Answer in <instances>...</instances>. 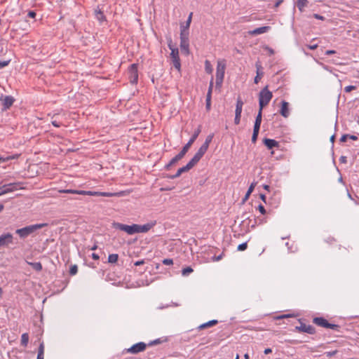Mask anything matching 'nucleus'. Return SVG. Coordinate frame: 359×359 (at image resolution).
Wrapping results in <instances>:
<instances>
[{
	"mask_svg": "<svg viewBox=\"0 0 359 359\" xmlns=\"http://www.w3.org/2000/svg\"><path fill=\"white\" fill-rule=\"evenodd\" d=\"M59 192L60 193H67V194H79V195L104 196V197H112V196H120L119 193L92 191L74 190V189H62V190H60Z\"/></svg>",
	"mask_w": 359,
	"mask_h": 359,
	"instance_id": "f257e3e1",
	"label": "nucleus"
},
{
	"mask_svg": "<svg viewBox=\"0 0 359 359\" xmlns=\"http://www.w3.org/2000/svg\"><path fill=\"white\" fill-rule=\"evenodd\" d=\"M47 226L46 223L36 224L27 226L25 227L18 229L15 233L19 235L20 238H26L35 231Z\"/></svg>",
	"mask_w": 359,
	"mask_h": 359,
	"instance_id": "f03ea898",
	"label": "nucleus"
},
{
	"mask_svg": "<svg viewBox=\"0 0 359 359\" xmlns=\"http://www.w3.org/2000/svg\"><path fill=\"white\" fill-rule=\"evenodd\" d=\"M273 94L268 89V86H265L259 94V105L261 110L266 106L271 101Z\"/></svg>",
	"mask_w": 359,
	"mask_h": 359,
	"instance_id": "7ed1b4c3",
	"label": "nucleus"
},
{
	"mask_svg": "<svg viewBox=\"0 0 359 359\" xmlns=\"http://www.w3.org/2000/svg\"><path fill=\"white\" fill-rule=\"evenodd\" d=\"M22 182H16L7 184H4L0 187V196L8 193H11L13 191H17L18 189H22L23 187H21Z\"/></svg>",
	"mask_w": 359,
	"mask_h": 359,
	"instance_id": "20e7f679",
	"label": "nucleus"
},
{
	"mask_svg": "<svg viewBox=\"0 0 359 359\" xmlns=\"http://www.w3.org/2000/svg\"><path fill=\"white\" fill-rule=\"evenodd\" d=\"M226 65L224 62L219 61L217 65L216 72V86L220 87L224 80Z\"/></svg>",
	"mask_w": 359,
	"mask_h": 359,
	"instance_id": "39448f33",
	"label": "nucleus"
},
{
	"mask_svg": "<svg viewBox=\"0 0 359 359\" xmlns=\"http://www.w3.org/2000/svg\"><path fill=\"white\" fill-rule=\"evenodd\" d=\"M168 47L171 50L170 56L172 61L173 66L177 69L180 70L181 64L180 60L179 57V50L177 48H173L172 45V40L170 39V43H168Z\"/></svg>",
	"mask_w": 359,
	"mask_h": 359,
	"instance_id": "423d86ee",
	"label": "nucleus"
},
{
	"mask_svg": "<svg viewBox=\"0 0 359 359\" xmlns=\"http://www.w3.org/2000/svg\"><path fill=\"white\" fill-rule=\"evenodd\" d=\"M129 79L131 83L135 84L138 81L137 65L132 64L128 69Z\"/></svg>",
	"mask_w": 359,
	"mask_h": 359,
	"instance_id": "0eeeda50",
	"label": "nucleus"
},
{
	"mask_svg": "<svg viewBox=\"0 0 359 359\" xmlns=\"http://www.w3.org/2000/svg\"><path fill=\"white\" fill-rule=\"evenodd\" d=\"M114 226H116V228L126 232L129 235L136 233V224L129 226L121 223H116L114 224Z\"/></svg>",
	"mask_w": 359,
	"mask_h": 359,
	"instance_id": "6e6552de",
	"label": "nucleus"
},
{
	"mask_svg": "<svg viewBox=\"0 0 359 359\" xmlns=\"http://www.w3.org/2000/svg\"><path fill=\"white\" fill-rule=\"evenodd\" d=\"M147 344L144 342H139L133 345L130 348L126 349V353L137 354L142 352L146 349Z\"/></svg>",
	"mask_w": 359,
	"mask_h": 359,
	"instance_id": "1a4fd4ad",
	"label": "nucleus"
},
{
	"mask_svg": "<svg viewBox=\"0 0 359 359\" xmlns=\"http://www.w3.org/2000/svg\"><path fill=\"white\" fill-rule=\"evenodd\" d=\"M208 149L205 147H203L202 145L198 149L197 152L194 154V157L189 161V162L194 166L196 165L199 161L201 159V158L203 156V155L207 151Z\"/></svg>",
	"mask_w": 359,
	"mask_h": 359,
	"instance_id": "9d476101",
	"label": "nucleus"
},
{
	"mask_svg": "<svg viewBox=\"0 0 359 359\" xmlns=\"http://www.w3.org/2000/svg\"><path fill=\"white\" fill-rule=\"evenodd\" d=\"M13 243V236L11 233H6L0 236V247L8 246Z\"/></svg>",
	"mask_w": 359,
	"mask_h": 359,
	"instance_id": "9b49d317",
	"label": "nucleus"
},
{
	"mask_svg": "<svg viewBox=\"0 0 359 359\" xmlns=\"http://www.w3.org/2000/svg\"><path fill=\"white\" fill-rule=\"evenodd\" d=\"M295 330L299 332H306L310 334H314L316 333V329L314 327L310 325H306L303 323H301L299 326H296Z\"/></svg>",
	"mask_w": 359,
	"mask_h": 359,
	"instance_id": "f8f14e48",
	"label": "nucleus"
},
{
	"mask_svg": "<svg viewBox=\"0 0 359 359\" xmlns=\"http://www.w3.org/2000/svg\"><path fill=\"white\" fill-rule=\"evenodd\" d=\"M201 133V129L198 128L194 133L193 134L192 137L190 138L189 142L183 147L182 149L181 150L184 154L187 153L191 146L193 144V143L195 142L198 136Z\"/></svg>",
	"mask_w": 359,
	"mask_h": 359,
	"instance_id": "ddd939ff",
	"label": "nucleus"
},
{
	"mask_svg": "<svg viewBox=\"0 0 359 359\" xmlns=\"http://www.w3.org/2000/svg\"><path fill=\"white\" fill-rule=\"evenodd\" d=\"M193 167L194 165L189 161V163L185 166L179 168L175 175H170L168 177L172 180L175 179L180 177L183 172H187L189 170H191Z\"/></svg>",
	"mask_w": 359,
	"mask_h": 359,
	"instance_id": "4468645a",
	"label": "nucleus"
},
{
	"mask_svg": "<svg viewBox=\"0 0 359 359\" xmlns=\"http://www.w3.org/2000/svg\"><path fill=\"white\" fill-rule=\"evenodd\" d=\"M280 114L284 118H287L290 116L289 103L285 100L281 102V107Z\"/></svg>",
	"mask_w": 359,
	"mask_h": 359,
	"instance_id": "2eb2a0df",
	"label": "nucleus"
},
{
	"mask_svg": "<svg viewBox=\"0 0 359 359\" xmlns=\"http://www.w3.org/2000/svg\"><path fill=\"white\" fill-rule=\"evenodd\" d=\"M255 67L257 69V75L254 79V82H255V83H258L259 82L260 79H262V77L263 76L264 72L262 71L263 68H262V66L260 62H257L255 64Z\"/></svg>",
	"mask_w": 359,
	"mask_h": 359,
	"instance_id": "dca6fc26",
	"label": "nucleus"
},
{
	"mask_svg": "<svg viewBox=\"0 0 359 359\" xmlns=\"http://www.w3.org/2000/svg\"><path fill=\"white\" fill-rule=\"evenodd\" d=\"M313 323L316 325L325 328H327L329 326V322L323 317H316L313 319Z\"/></svg>",
	"mask_w": 359,
	"mask_h": 359,
	"instance_id": "f3484780",
	"label": "nucleus"
},
{
	"mask_svg": "<svg viewBox=\"0 0 359 359\" xmlns=\"http://www.w3.org/2000/svg\"><path fill=\"white\" fill-rule=\"evenodd\" d=\"M154 223H147L144 225L136 224V233H146L149 231L154 226Z\"/></svg>",
	"mask_w": 359,
	"mask_h": 359,
	"instance_id": "a211bd4d",
	"label": "nucleus"
},
{
	"mask_svg": "<svg viewBox=\"0 0 359 359\" xmlns=\"http://www.w3.org/2000/svg\"><path fill=\"white\" fill-rule=\"evenodd\" d=\"M269 29H270V27L264 26V27H260L256 28L253 30L249 31L248 34L250 35H259V34H262L267 32Z\"/></svg>",
	"mask_w": 359,
	"mask_h": 359,
	"instance_id": "6ab92c4d",
	"label": "nucleus"
},
{
	"mask_svg": "<svg viewBox=\"0 0 359 359\" xmlns=\"http://www.w3.org/2000/svg\"><path fill=\"white\" fill-rule=\"evenodd\" d=\"M264 145L269 149H271L274 147H278L279 143L275 140L265 138L263 140Z\"/></svg>",
	"mask_w": 359,
	"mask_h": 359,
	"instance_id": "aec40b11",
	"label": "nucleus"
},
{
	"mask_svg": "<svg viewBox=\"0 0 359 359\" xmlns=\"http://www.w3.org/2000/svg\"><path fill=\"white\" fill-rule=\"evenodd\" d=\"M180 48L184 55L189 54V40H180Z\"/></svg>",
	"mask_w": 359,
	"mask_h": 359,
	"instance_id": "412c9836",
	"label": "nucleus"
},
{
	"mask_svg": "<svg viewBox=\"0 0 359 359\" xmlns=\"http://www.w3.org/2000/svg\"><path fill=\"white\" fill-rule=\"evenodd\" d=\"M184 154L181 151L178 154H177L174 158H172L169 163L165 166L166 169H169V168L174 164H175L177 162H178L180 160H181L184 156Z\"/></svg>",
	"mask_w": 359,
	"mask_h": 359,
	"instance_id": "4be33fe9",
	"label": "nucleus"
},
{
	"mask_svg": "<svg viewBox=\"0 0 359 359\" xmlns=\"http://www.w3.org/2000/svg\"><path fill=\"white\" fill-rule=\"evenodd\" d=\"M94 13H95V18L100 22H103L106 21V17H105L103 11H101L98 7L96 9H95Z\"/></svg>",
	"mask_w": 359,
	"mask_h": 359,
	"instance_id": "5701e85b",
	"label": "nucleus"
},
{
	"mask_svg": "<svg viewBox=\"0 0 359 359\" xmlns=\"http://www.w3.org/2000/svg\"><path fill=\"white\" fill-rule=\"evenodd\" d=\"M14 102V99L11 96H6L4 100H2V104L4 105V108L5 109H8Z\"/></svg>",
	"mask_w": 359,
	"mask_h": 359,
	"instance_id": "b1692460",
	"label": "nucleus"
},
{
	"mask_svg": "<svg viewBox=\"0 0 359 359\" xmlns=\"http://www.w3.org/2000/svg\"><path fill=\"white\" fill-rule=\"evenodd\" d=\"M243 102L241 98H238L236 105L235 115L241 116Z\"/></svg>",
	"mask_w": 359,
	"mask_h": 359,
	"instance_id": "393cba45",
	"label": "nucleus"
},
{
	"mask_svg": "<svg viewBox=\"0 0 359 359\" xmlns=\"http://www.w3.org/2000/svg\"><path fill=\"white\" fill-rule=\"evenodd\" d=\"M262 110H261V108H259L258 114L256 116L254 128L259 129L261 123H262Z\"/></svg>",
	"mask_w": 359,
	"mask_h": 359,
	"instance_id": "a878e982",
	"label": "nucleus"
},
{
	"mask_svg": "<svg viewBox=\"0 0 359 359\" xmlns=\"http://www.w3.org/2000/svg\"><path fill=\"white\" fill-rule=\"evenodd\" d=\"M257 185V182H252L249 188H248V190L247 191L244 198H243V202L244 203L245 201H246L248 198L250 197V194H252V192L254 191L255 189V187H256Z\"/></svg>",
	"mask_w": 359,
	"mask_h": 359,
	"instance_id": "bb28decb",
	"label": "nucleus"
},
{
	"mask_svg": "<svg viewBox=\"0 0 359 359\" xmlns=\"http://www.w3.org/2000/svg\"><path fill=\"white\" fill-rule=\"evenodd\" d=\"M218 323V321L217 320H210L205 323H203L201 325H199L198 327V330H203V329H205V328H207V327H212V326H214L215 325H217Z\"/></svg>",
	"mask_w": 359,
	"mask_h": 359,
	"instance_id": "cd10ccee",
	"label": "nucleus"
},
{
	"mask_svg": "<svg viewBox=\"0 0 359 359\" xmlns=\"http://www.w3.org/2000/svg\"><path fill=\"white\" fill-rule=\"evenodd\" d=\"M44 351H45V346H44V343L42 341L39 344V346L36 359H44Z\"/></svg>",
	"mask_w": 359,
	"mask_h": 359,
	"instance_id": "c85d7f7f",
	"label": "nucleus"
},
{
	"mask_svg": "<svg viewBox=\"0 0 359 359\" xmlns=\"http://www.w3.org/2000/svg\"><path fill=\"white\" fill-rule=\"evenodd\" d=\"M189 29L180 27V40H189Z\"/></svg>",
	"mask_w": 359,
	"mask_h": 359,
	"instance_id": "c756f323",
	"label": "nucleus"
},
{
	"mask_svg": "<svg viewBox=\"0 0 359 359\" xmlns=\"http://www.w3.org/2000/svg\"><path fill=\"white\" fill-rule=\"evenodd\" d=\"M192 15L193 13H190L186 22L181 24L180 27H184V29H189L191 22Z\"/></svg>",
	"mask_w": 359,
	"mask_h": 359,
	"instance_id": "7c9ffc66",
	"label": "nucleus"
},
{
	"mask_svg": "<svg viewBox=\"0 0 359 359\" xmlns=\"http://www.w3.org/2000/svg\"><path fill=\"white\" fill-rule=\"evenodd\" d=\"M19 156H20L19 154H14V155L8 156L6 157L1 156V157H0V163L7 162L8 161L13 160V159H17L19 157Z\"/></svg>",
	"mask_w": 359,
	"mask_h": 359,
	"instance_id": "2f4dec72",
	"label": "nucleus"
},
{
	"mask_svg": "<svg viewBox=\"0 0 359 359\" xmlns=\"http://www.w3.org/2000/svg\"><path fill=\"white\" fill-rule=\"evenodd\" d=\"M213 137H214V134L213 133H211V134L208 135L206 137L204 143L202 144V146L203 147H205L206 149H208L209 145L211 143Z\"/></svg>",
	"mask_w": 359,
	"mask_h": 359,
	"instance_id": "473e14b6",
	"label": "nucleus"
},
{
	"mask_svg": "<svg viewBox=\"0 0 359 359\" xmlns=\"http://www.w3.org/2000/svg\"><path fill=\"white\" fill-rule=\"evenodd\" d=\"M27 264L32 266V269L36 271H41L42 270V264L41 262H27Z\"/></svg>",
	"mask_w": 359,
	"mask_h": 359,
	"instance_id": "72a5a7b5",
	"label": "nucleus"
},
{
	"mask_svg": "<svg viewBox=\"0 0 359 359\" xmlns=\"http://www.w3.org/2000/svg\"><path fill=\"white\" fill-rule=\"evenodd\" d=\"M29 342V334L28 333H23L21 336V345L26 347Z\"/></svg>",
	"mask_w": 359,
	"mask_h": 359,
	"instance_id": "f704fd0d",
	"label": "nucleus"
},
{
	"mask_svg": "<svg viewBox=\"0 0 359 359\" xmlns=\"http://www.w3.org/2000/svg\"><path fill=\"white\" fill-rule=\"evenodd\" d=\"M307 0H297V6L300 11H303L304 8L307 6Z\"/></svg>",
	"mask_w": 359,
	"mask_h": 359,
	"instance_id": "c9c22d12",
	"label": "nucleus"
},
{
	"mask_svg": "<svg viewBox=\"0 0 359 359\" xmlns=\"http://www.w3.org/2000/svg\"><path fill=\"white\" fill-rule=\"evenodd\" d=\"M118 259V255L117 254H111L108 257V262L111 264L117 262Z\"/></svg>",
	"mask_w": 359,
	"mask_h": 359,
	"instance_id": "e433bc0d",
	"label": "nucleus"
},
{
	"mask_svg": "<svg viewBox=\"0 0 359 359\" xmlns=\"http://www.w3.org/2000/svg\"><path fill=\"white\" fill-rule=\"evenodd\" d=\"M56 116H57L56 114H55V115H53V117H52V121H51V123H52L55 127H56V128H59V127H60V126L62 125V123L60 121H58L57 119H55V118Z\"/></svg>",
	"mask_w": 359,
	"mask_h": 359,
	"instance_id": "4c0bfd02",
	"label": "nucleus"
},
{
	"mask_svg": "<svg viewBox=\"0 0 359 359\" xmlns=\"http://www.w3.org/2000/svg\"><path fill=\"white\" fill-rule=\"evenodd\" d=\"M259 129H256V128L253 129V133H252V143L256 142V141L257 140L258 135H259Z\"/></svg>",
	"mask_w": 359,
	"mask_h": 359,
	"instance_id": "58836bf2",
	"label": "nucleus"
},
{
	"mask_svg": "<svg viewBox=\"0 0 359 359\" xmlns=\"http://www.w3.org/2000/svg\"><path fill=\"white\" fill-rule=\"evenodd\" d=\"M191 272H193V269L190 266H188L182 269V274L184 276H187L189 275Z\"/></svg>",
	"mask_w": 359,
	"mask_h": 359,
	"instance_id": "ea45409f",
	"label": "nucleus"
},
{
	"mask_svg": "<svg viewBox=\"0 0 359 359\" xmlns=\"http://www.w3.org/2000/svg\"><path fill=\"white\" fill-rule=\"evenodd\" d=\"M77 272H78L77 265H76V264L72 265L69 269V274L71 276H74L77 273Z\"/></svg>",
	"mask_w": 359,
	"mask_h": 359,
	"instance_id": "a19ab883",
	"label": "nucleus"
},
{
	"mask_svg": "<svg viewBox=\"0 0 359 359\" xmlns=\"http://www.w3.org/2000/svg\"><path fill=\"white\" fill-rule=\"evenodd\" d=\"M211 107V96L210 95H206V103H205V108L207 111H210Z\"/></svg>",
	"mask_w": 359,
	"mask_h": 359,
	"instance_id": "79ce46f5",
	"label": "nucleus"
},
{
	"mask_svg": "<svg viewBox=\"0 0 359 359\" xmlns=\"http://www.w3.org/2000/svg\"><path fill=\"white\" fill-rule=\"evenodd\" d=\"M205 67L206 72L208 74L212 73V69L210 63L208 60H205Z\"/></svg>",
	"mask_w": 359,
	"mask_h": 359,
	"instance_id": "37998d69",
	"label": "nucleus"
},
{
	"mask_svg": "<svg viewBox=\"0 0 359 359\" xmlns=\"http://www.w3.org/2000/svg\"><path fill=\"white\" fill-rule=\"evenodd\" d=\"M248 248V244L247 243H243L241 244H240L238 248H237V250L238 251H243L245 250H246Z\"/></svg>",
	"mask_w": 359,
	"mask_h": 359,
	"instance_id": "c03bdc74",
	"label": "nucleus"
},
{
	"mask_svg": "<svg viewBox=\"0 0 359 359\" xmlns=\"http://www.w3.org/2000/svg\"><path fill=\"white\" fill-rule=\"evenodd\" d=\"M339 327H340L339 325H336V324H332V323H329V326L327 327V328H330V329H332V330H336V331H339Z\"/></svg>",
	"mask_w": 359,
	"mask_h": 359,
	"instance_id": "a18cd8bd",
	"label": "nucleus"
},
{
	"mask_svg": "<svg viewBox=\"0 0 359 359\" xmlns=\"http://www.w3.org/2000/svg\"><path fill=\"white\" fill-rule=\"evenodd\" d=\"M212 88H213V79H212L210 81V83L208 93H207V95H210V96H211V97H212Z\"/></svg>",
	"mask_w": 359,
	"mask_h": 359,
	"instance_id": "49530a36",
	"label": "nucleus"
},
{
	"mask_svg": "<svg viewBox=\"0 0 359 359\" xmlns=\"http://www.w3.org/2000/svg\"><path fill=\"white\" fill-rule=\"evenodd\" d=\"M355 89H356V86H348L344 88V91L346 93H350L351 91L355 90Z\"/></svg>",
	"mask_w": 359,
	"mask_h": 359,
	"instance_id": "de8ad7c7",
	"label": "nucleus"
},
{
	"mask_svg": "<svg viewBox=\"0 0 359 359\" xmlns=\"http://www.w3.org/2000/svg\"><path fill=\"white\" fill-rule=\"evenodd\" d=\"M162 263L165 265H172L173 264V260L172 259H164L162 261Z\"/></svg>",
	"mask_w": 359,
	"mask_h": 359,
	"instance_id": "09e8293b",
	"label": "nucleus"
},
{
	"mask_svg": "<svg viewBox=\"0 0 359 359\" xmlns=\"http://www.w3.org/2000/svg\"><path fill=\"white\" fill-rule=\"evenodd\" d=\"M337 353V350H334L332 351H327L325 353V355H326L327 357H332L334 355H336Z\"/></svg>",
	"mask_w": 359,
	"mask_h": 359,
	"instance_id": "8fccbe9b",
	"label": "nucleus"
},
{
	"mask_svg": "<svg viewBox=\"0 0 359 359\" xmlns=\"http://www.w3.org/2000/svg\"><path fill=\"white\" fill-rule=\"evenodd\" d=\"M161 343V340L159 339H156V340H154V341H150L149 344H148V346H154V345H156V344H158Z\"/></svg>",
	"mask_w": 359,
	"mask_h": 359,
	"instance_id": "3c124183",
	"label": "nucleus"
},
{
	"mask_svg": "<svg viewBox=\"0 0 359 359\" xmlns=\"http://www.w3.org/2000/svg\"><path fill=\"white\" fill-rule=\"evenodd\" d=\"M258 210L260 212V213L262 215H264L266 212L264 207L262 205H259Z\"/></svg>",
	"mask_w": 359,
	"mask_h": 359,
	"instance_id": "603ef678",
	"label": "nucleus"
},
{
	"mask_svg": "<svg viewBox=\"0 0 359 359\" xmlns=\"http://www.w3.org/2000/svg\"><path fill=\"white\" fill-rule=\"evenodd\" d=\"M27 17L30 18H34L36 17V13L34 11H30L27 13Z\"/></svg>",
	"mask_w": 359,
	"mask_h": 359,
	"instance_id": "864d4df0",
	"label": "nucleus"
},
{
	"mask_svg": "<svg viewBox=\"0 0 359 359\" xmlns=\"http://www.w3.org/2000/svg\"><path fill=\"white\" fill-rule=\"evenodd\" d=\"M9 63V61H0V69L6 67Z\"/></svg>",
	"mask_w": 359,
	"mask_h": 359,
	"instance_id": "5fc2aeb1",
	"label": "nucleus"
},
{
	"mask_svg": "<svg viewBox=\"0 0 359 359\" xmlns=\"http://www.w3.org/2000/svg\"><path fill=\"white\" fill-rule=\"evenodd\" d=\"M313 17L316 19H318V20H325V17L324 16L320 15L317 14V13L313 14Z\"/></svg>",
	"mask_w": 359,
	"mask_h": 359,
	"instance_id": "6e6d98bb",
	"label": "nucleus"
},
{
	"mask_svg": "<svg viewBox=\"0 0 359 359\" xmlns=\"http://www.w3.org/2000/svg\"><path fill=\"white\" fill-rule=\"evenodd\" d=\"M241 117V116L235 115L234 123L236 125H238L240 123Z\"/></svg>",
	"mask_w": 359,
	"mask_h": 359,
	"instance_id": "4d7b16f0",
	"label": "nucleus"
},
{
	"mask_svg": "<svg viewBox=\"0 0 359 359\" xmlns=\"http://www.w3.org/2000/svg\"><path fill=\"white\" fill-rule=\"evenodd\" d=\"M347 138H348V135H344L340 138V142H344L346 141Z\"/></svg>",
	"mask_w": 359,
	"mask_h": 359,
	"instance_id": "13d9d810",
	"label": "nucleus"
},
{
	"mask_svg": "<svg viewBox=\"0 0 359 359\" xmlns=\"http://www.w3.org/2000/svg\"><path fill=\"white\" fill-rule=\"evenodd\" d=\"M144 264V260L142 259V260H139V261L135 262L134 264L135 266H140V265H142Z\"/></svg>",
	"mask_w": 359,
	"mask_h": 359,
	"instance_id": "bf43d9fd",
	"label": "nucleus"
},
{
	"mask_svg": "<svg viewBox=\"0 0 359 359\" xmlns=\"http://www.w3.org/2000/svg\"><path fill=\"white\" fill-rule=\"evenodd\" d=\"M335 53H336V51H335V50H327V51L325 52V54H326L327 55H330L334 54Z\"/></svg>",
	"mask_w": 359,
	"mask_h": 359,
	"instance_id": "052dcab7",
	"label": "nucleus"
},
{
	"mask_svg": "<svg viewBox=\"0 0 359 359\" xmlns=\"http://www.w3.org/2000/svg\"><path fill=\"white\" fill-rule=\"evenodd\" d=\"M318 47V45L317 44H313V45H309L308 46V48L310 49V50H315Z\"/></svg>",
	"mask_w": 359,
	"mask_h": 359,
	"instance_id": "680f3d73",
	"label": "nucleus"
},
{
	"mask_svg": "<svg viewBox=\"0 0 359 359\" xmlns=\"http://www.w3.org/2000/svg\"><path fill=\"white\" fill-rule=\"evenodd\" d=\"M260 198L262 199V201L264 203H266V196H265L264 194H260Z\"/></svg>",
	"mask_w": 359,
	"mask_h": 359,
	"instance_id": "e2e57ef3",
	"label": "nucleus"
},
{
	"mask_svg": "<svg viewBox=\"0 0 359 359\" xmlns=\"http://www.w3.org/2000/svg\"><path fill=\"white\" fill-rule=\"evenodd\" d=\"M272 352V350L271 348H266L264 351V354L267 355V354H269Z\"/></svg>",
	"mask_w": 359,
	"mask_h": 359,
	"instance_id": "0e129e2a",
	"label": "nucleus"
},
{
	"mask_svg": "<svg viewBox=\"0 0 359 359\" xmlns=\"http://www.w3.org/2000/svg\"><path fill=\"white\" fill-rule=\"evenodd\" d=\"M92 258H93V259H95V260H97V259H99V258H100V257H99V255H97V254H95V253H93V254H92Z\"/></svg>",
	"mask_w": 359,
	"mask_h": 359,
	"instance_id": "69168bd1",
	"label": "nucleus"
},
{
	"mask_svg": "<svg viewBox=\"0 0 359 359\" xmlns=\"http://www.w3.org/2000/svg\"><path fill=\"white\" fill-rule=\"evenodd\" d=\"M348 138H350L352 140H358V137L355 136V135H348Z\"/></svg>",
	"mask_w": 359,
	"mask_h": 359,
	"instance_id": "338daca9",
	"label": "nucleus"
},
{
	"mask_svg": "<svg viewBox=\"0 0 359 359\" xmlns=\"http://www.w3.org/2000/svg\"><path fill=\"white\" fill-rule=\"evenodd\" d=\"M339 161L341 163H346V156H341L339 158Z\"/></svg>",
	"mask_w": 359,
	"mask_h": 359,
	"instance_id": "774afa93",
	"label": "nucleus"
}]
</instances>
